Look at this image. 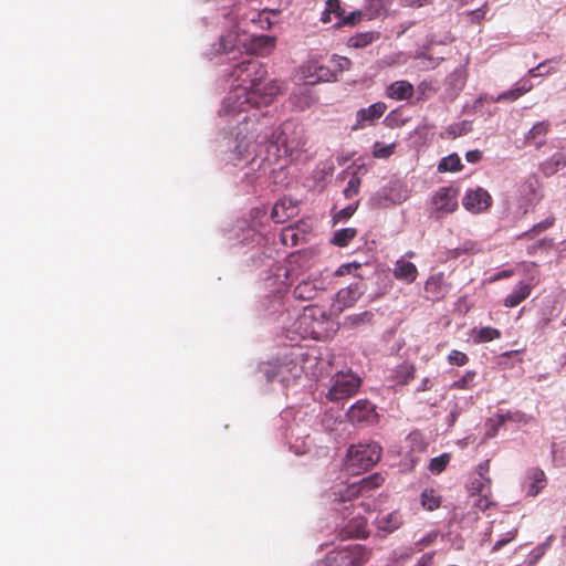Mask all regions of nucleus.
I'll use <instances>...</instances> for the list:
<instances>
[{
    "label": "nucleus",
    "mask_w": 566,
    "mask_h": 566,
    "mask_svg": "<svg viewBox=\"0 0 566 566\" xmlns=\"http://www.w3.org/2000/svg\"><path fill=\"white\" fill-rule=\"evenodd\" d=\"M342 62H343V63L340 64L342 66L348 65V64L350 63V62H349V60H348V59H346V57H342Z\"/></svg>",
    "instance_id": "obj_59"
},
{
    "label": "nucleus",
    "mask_w": 566,
    "mask_h": 566,
    "mask_svg": "<svg viewBox=\"0 0 566 566\" xmlns=\"http://www.w3.org/2000/svg\"><path fill=\"white\" fill-rule=\"evenodd\" d=\"M308 319H310V316H307L306 314H304V315L301 317V322H302V323H303V322L305 323V322H306V321H308Z\"/></svg>",
    "instance_id": "obj_62"
},
{
    "label": "nucleus",
    "mask_w": 566,
    "mask_h": 566,
    "mask_svg": "<svg viewBox=\"0 0 566 566\" xmlns=\"http://www.w3.org/2000/svg\"><path fill=\"white\" fill-rule=\"evenodd\" d=\"M554 221H555V218L554 217H549L538 223H536L535 226H533V228L526 232H524L522 237H527L530 235L531 233H534V234H538L547 229H549L551 227H553L554 224Z\"/></svg>",
    "instance_id": "obj_42"
},
{
    "label": "nucleus",
    "mask_w": 566,
    "mask_h": 566,
    "mask_svg": "<svg viewBox=\"0 0 566 566\" xmlns=\"http://www.w3.org/2000/svg\"><path fill=\"white\" fill-rule=\"evenodd\" d=\"M462 205L470 212L481 213L491 207L492 197L485 189L478 187L465 192Z\"/></svg>",
    "instance_id": "obj_7"
},
{
    "label": "nucleus",
    "mask_w": 566,
    "mask_h": 566,
    "mask_svg": "<svg viewBox=\"0 0 566 566\" xmlns=\"http://www.w3.org/2000/svg\"><path fill=\"white\" fill-rule=\"evenodd\" d=\"M447 360L452 366L461 367L469 363V356L463 352H460L458 349H452L449 353Z\"/></svg>",
    "instance_id": "obj_38"
},
{
    "label": "nucleus",
    "mask_w": 566,
    "mask_h": 566,
    "mask_svg": "<svg viewBox=\"0 0 566 566\" xmlns=\"http://www.w3.org/2000/svg\"><path fill=\"white\" fill-rule=\"evenodd\" d=\"M500 337H501V332L497 328H494L491 326H485V327H481L478 331L474 342L475 343H486V342H492L494 339H497Z\"/></svg>",
    "instance_id": "obj_35"
},
{
    "label": "nucleus",
    "mask_w": 566,
    "mask_h": 566,
    "mask_svg": "<svg viewBox=\"0 0 566 566\" xmlns=\"http://www.w3.org/2000/svg\"><path fill=\"white\" fill-rule=\"evenodd\" d=\"M375 415V406L366 399L358 400L347 411L349 421L356 423L369 422Z\"/></svg>",
    "instance_id": "obj_12"
},
{
    "label": "nucleus",
    "mask_w": 566,
    "mask_h": 566,
    "mask_svg": "<svg viewBox=\"0 0 566 566\" xmlns=\"http://www.w3.org/2000/svg\"><path fill=\"white\" fill-rule=\"evenodd\" d=\"M275 46V39L269 35H253L251 39V50L254 54H269Z\"/></svg>",
    "instance_id": "obj_21"
},
{
    "label": "nucleus",
    "mask_w": 566,
    "mask_h": 566,
    "mask_svg": "<svg viewBox=\"0 0 566 566\" xmlns=\"http://www.w3.org/2000/svg\"><path fill=\"white\" fill-rule=\"evenodd\" d=\"M451 460L450 453H442L439 457L432 458L429 463V471L432 474H440L446 470Z\"/></svg>",
    "instance_id": "obj_33"
},
{
    "label": "nucleus",
    "mask_w": 566,
    "mask_h": 566,
    "mask_svg": "<svg viewBox=\"0 0 566 566\" xmlns=\"http://www.w3.org/2000/svg\"><path fill=\"white\" fill-rule=\"evenodd\" d=\"M516 535V531L514 532H510L509 533V537L507 538H504V539H500L497 542H495V544L493 545V548L492 551L493 552H497L500 551L502 547H504L507 543H510L512 539H514Z\"/></svg>",
    "instance_id": "obj_51"
},
{
    "label": "nucleus",
    "mask_w": 566,
    "mask_h": 566,
    "mask_svg": "<svg viewBox=\"0 0 566 566\" xmlns=\"http://www.w3.org/2000/svg\"><path fill=\"white\" fill-rule=\"evenodd\" d=\"M266 376H268V380H272L273 377L275 376L274 374H270L269 370L265 371Z\"/></svg>",
    "instance_id": "obj_61"
},
{
    "label": "nucleus",
    "mask_w": 566,
    "mask_h": 566,
    "mask_svg": "<svg viewBox=\"0 0 566 566\" xmlns=\"http://www.w3.org/2000/svg\"><path fill=\"white\" fill-rule=\"evenodd\" d=\"M359 505L364 509L365 512L369 511V506L367 504H365L364 502H360Z\"/></svg>",
    "instance_id": "obj_60"
},
{
    "label": "nucleus",
    "mask_w": 566,
    "mask_h": 566,
    "mask_svg": "<svg viewBox=\"0 0 566 566\" xmlns=\"http://www.w3.org/2000/svg\"><path fill=\"white\" fill-rule=\"evenodd\" d=\"M363 18V12L357 10V11H353L350 12L349 14H344L343 19L342 20H338L336 23H335V27L337 28H340V27H344V25H350V27H354Z\"/></svg>",
    "instance_id": "obj_40"
},
{
    "label": "nucleus",
    "mask_w": 566,
    "mask_h": 566,
    "mask_svg": "<svg viewBox=\"0 0 566 566\" xmlns=\"http://www.w3.org/2000/svg\"><path fill=\"white\" fill-rule=\"evenodd\" d=\"M359 268H360V263H357V262L344 263V264L339 265L338 269L335 271V275L336 276H344V275L349 274L354 270H357Z\"/></svg>",
    "instance_id": "obj_45"
},
{
    "label": "nucleus",
    "mask_w": 566,
    "mask_h": 566,
    "mask_svg": "<svg viewBox=\"0 0 566 566\" xmlns=\"http://www.w3.org/2000/svg\"><path fill=\"white\" fill-rule=\"evenodd\" d=\"M370 555V549L364 545H349L326 554L322 564L325 566H364Z\"/></svg>",
    "instance_id": "obj_3"
},
{
    "label": "nucleus",
    "mask_w": 566,
    "mask_h": 566,
    "mask_svg": "<svg viewBox=\"0 0 566 566\" xmlns=\"http://www.w3.org/2000/svg\"><path fill=\"white\" fill-rule=\"evenodd\" d=\"M360 384V378L352 373L337 374L333 378V385L328 390L327 398L331 401L347 399L358 391Z\"/></svg>",
    "instance_id": "obj_6"
},
{
    "label": "nucleus",
    "mask_w": 566,
    "mask_h": 566,
    "mask_svg": "<svg viewBox=\"0 0 566 566\" xmlns=\"http://www.w3.org/2000/svg\"><path fill=\"white\" fill-rule=\"evenodd\" d=\"M286 205L285 201L281 200L276 202L271 211V218L275 223H283L289 216L285 213Z\"/></svg>",
    "instance_id": "obj_39"
},
{
    "label": "nucleus",
    "mask_w": 566,
    "mask_h": 566,
    "mask_svg": "<svg viewBox=\"0 0 566 566\" xmlns=\"http://www.w3.org/2000/svg\"><path fill=\"white\" fill-rule=\"evenodd\" d=\"M433 560V553H427L423 554L419 560L417 562L416 566H430Z\"/></svg>",
    "instance_id": "obj_52"
},
{
    "label": "nucleus",
    "mask_w": 566,
    "mask_h": 566,
    "mask_svg": "<svg viewBox=\"0 0 566 566\" xmlns=\"http://www.w3.org/2000/svg\"><path fill=\"white\" fill-rule=\"evenodd\" d=\"M461 159L457 154L449 155L441 159V161L438 165V171L446 172V171H460L462 169Z\"/></svg>",
    "instance_id": "obj_32"
},
{
    "label": "nucleus",
    "mask_w": 566,
    "mask_h": 566,
    "mask_svg": "<svg viewBox=\"0 0 566 566\" xmlns=\"http://www.w3.org/2000/svg\"><path fill=\"white\" fill-rule=\"evenodd\" d=\"M566 167V149H562L542 163L541 170L545 176H552Z\"/></svg>",
    "instance_id": "obj_20"
},
{
    "label": "nucleus",
    "mask_w": 566,
    "mask_h": 566,
    "mask_svg": "<svg viewBox=\"0 0 566 566\" xmlns=\"http://www.w3.org/2000/svg\"><path fill=\"white\" fill-rule=\"evenodd\" d=\"M378 38L379 33L374 31L357 33L349 38L348 45L356 49L365 48Z\"/></svg>",
    "instance_id": "obj_26"
},
{
    "label": "nucleus",
    "mask_w": 566,
    "mask_h": 566,
    "mask_svg": "<svg viewBox=\"0 0 566 566\" xmlns=\"http://www.w3.org/2000/svg\"><path fill=\"white\" fill-rule=\"evenodd\" d=\"M486 7L488 6L485 3L481 8L469 12V15H471V21L479 23L481 20H483L486 13Z\"/></svg>",
    "instance_id": "obj_49"
},
{
    "label": "nucleus",
    "mask_w": 566,
    "mask_h": 566,
    "mask_svg": "<svg viewBox=\"0 0 566 566\" xmlns=\"http://www.w3.org/2000/svg\"><path fill=\"white\" fill-rule=\"evenodd\" d=\"M439 536V532L438 531H430L428 532L426 535H423L420 539L416 541L413 543V548L417 551V552H421L422 549L431 546L432 544L436 543L437 538Z\"/></svg>",
    "instance_id": "obj_37"
},
{
    "label": "nucleus",
    "mask_w": 566,
    "mask_h": 566,
    "mask_svg": "<svg viewBox=\"0 0 566 566\" xmlns=\"http://www.w3.org/2000/svg\"><path fill=\"white\" fill-rule=\"evenodd\" d=\"M427 0H402L403 6L407 7H422Z\"/></svg>",
    "instance_id": "obj_55"
},
{
    "label": "nucleus",
    "mask_w": 566,
    "mask_h": 566,
    "mask_svg": "<svg viewBox=\"0 0 566 566\" xmlns=\"http://www.w3.org/2000/svg\"><path fill=\"white\" fill-rule=\"evenodd\" d=\"M381 457V447L376 442L352 446L347 452V467L352 470H368Z\"/></svg>",
    "instance_id": "obj_4"
},
{
    "label": "nucleus",
    "mask_w": 566,
    "mask_h": 566,
    "mask_svg": "<svg viewBox=\"0 0 566 566\" xmlns=\"http://www.w3.org/2000/svg\"><path fill=\"white\" fill-rule=\"evenodd\" d=\"M332 14H334L338 20L343 19V17L345 14V10L342 8L339 0H327L325 10L322 13V18H321L322 22H324V23L331 22Z\"/></svg>",
    "instance_id": "obj_28"
},
{
    "label": "nucleus",
    "mask_w": 566,
    "mask_h": 566,
    "mask_svg": "<svg viewBox=\"0 0 566 566\" xmlns=\"http://www.w3.org/2000/svg\"><path fill=\"white\" fill-rule=\"evenodd\" d=\"M239 36L237 32H229L224 35H221L219 41V48L217 49L218 53H230L233 52L238 48Z\"/></svg>",
    "instance_id": "obj_30"
},
{
    "label": "nucleus",
    "mask_w": 566,
    "mask_h": 566,
    "mask_svg": "<svg viewBox=\"0 0 566 566\" xmlns=\"http://www.w3.org/2000/svg\"><path fill=\"white\" fill-rule=\"evenodd\" d=\"M513 353H514L513 350L512 352H506V353H504V356H511Z\"/></svg>",
    "instance_id": "obj_63"
},
{
    "label": "nucleus",
    "mask_w": 566,
    "mask_h": 566,
    "mask_svg": "<svg viewBox=\"0 0 566 566\" xmlns=\"http://www.w3.org/2000/svg\"><path fill=\"white\" fill-rule=\"evenodd\" d=\"M403 524L401 513L398 511L390 512L380 517L377 522L378 528L387 533H392Z\"/></svg>",
    "instance_id": "obj_22"
},
{
    "label": "nucleus",
    "mask_w": 566,
    "mask_h": 566,
    "mask_svg": "<svg viewBox=\"0 0 566 566\" xmlns=\"http://www.w3.org/2000/svg\"><path fill=\"white\" fill-rule=\"evenodd\" d=\"M545 67V63H539L536 67L534 69H531L530 70V74L531 76H542V75H545V74H549L552 71L551 70H546V72H541V69H544Z\"/></svg>",
    "instance_id": "obj_53"
},
{
    "label": "nucleus",
    "mask_w": 566,
    "mask_h": 566,
    "mask_svg": "<svg viewBox=\"0 0 566 566\" xmlns=\"http://www.w3.org/2000/svg\"><path fill=\"white\" fill-rule=\"evenodd\" d=\"M361 295L359 284H352L348 287L342 289L337 293V301L344 307L353 306Z\"/></svg>",
    "instance_id": "obj_23"
},
{
    "label": "nucleus",
    "mask_w": 566,
    "mask_h": 566,
    "mask_svg": "<svg viewBox=\"0 0 566 566\" xmlns=\"http://www.w3.org/2000/svg\"><path fill=\"white\" fill-rule=\"evenodd\" d=\"M511 420H514L512 413L510 411L505 412V413H499L497 415V426H503L506 421H511Z\"/></svg>",
    "instance_id": "obj_54"
},
{
    "label": "nucleus",
    "mask_w": 566,
    "mask_h": 566,
    "mask_svg": "<svg viewBox=\"0 0 566 566\" xmlns=\"http://www.w3.org/2000/svg\"><path fill=\"white\" fill-rule=\"evenodd\" d=\"M475 370H467L461 378L450 385V388L453 390H471L475 387Z\"/></svg>",
    "instance_id": "obj_29"
},
{
    "label": "nucleus",
    "mask_w": 566,
    "mask_h": 566,
    "mask_svg": "<svg viewBox=\"0 0 566 566\" xmlns=\"http://www.w3.org/2000/svg\"><path fill=\"white\" fill-rule=\"evenodd\" d=\"M459 189L453 186L439 188L431 197V216L441 219L458 209Z\"/></svg>",
    "instance_id": "obj_5"
},
{
    "label": "nucleus",
    "mask_w": 566,
    "mask_h": 566,
    "mask_svg": "<svg viewBox=\"0 0 566 566\" xmlns=\"http://www.w3.org/2000/svg\"><path fill=\"white\" fill-rule=\"evenodd\" d=\"M421 505L427 511H434L441 505V496L433 489H426L421 493Z\"/></svg>",
    "instance_id": "obj_27"
},
{
    "label": "nucleus",
    "mask_w": 566,
    "mask_h": 566,
    "mask_svg": "<svg viewBox=\"0 0 566 566\" xmlns=\"http://www.w3.org/2000/svg\"><path fill=\"white\" fill-rule=\"evenodd\" d=\"M549 123L547 120L537 122L528 130L525 136V143L541 148L546 142V135L549 132Z\"/></svg>",
    "instance_id": "obj_14"
},
{
    "label": "nucleus",
    "mask_w": 566,
    "mask_h": 566,
    "mask_svg": "<svg viewBox=\"0 0 566 566\" xmlns=\"http://www.w3.org/2000/svg\"><path fill=\"white\" fill-rule=\"evenodd\" d=\"M369 535L366 517L360 514L353 516L345 525L339 527L337 537L340 541L366 538Z\"/></svg>",
    "instance_id": "obj_9"
},
{
    "label": "nucleus",
    "mask_w": 566,
    "mask_h": 566,
    "mask_svg": "<svg viewBox=\"0 0 566 566\" xmlns=\"http://www.w3.org/2000/svg\"><path fill=\"white\" fill-rule=\"evenodd\" d=\"M533 88V84L531 81L525 80L516 84V86L507 92L500 94L496 97V102L501 101H515L525 93L530 92Z\"/></svg>",
    "instance_id": "obj_25"
},
{
    "label": "nucleus",
    "mask_w": 566,
    "mask_h": 566,
    "mask_svg": "<svg viewBox=\"0 0 566 566\" xmlns=\"http://www.w3.org/2000/svg\"><path fill=\"white\" fill-rule=\"evenodd\" d=\"M319 71H321V72H324V74H326V73H327V70H326V69H324V67H319Z\"/></svg>",
    "instance_id": "obj_64"
},
{
    "label": "nucleus",
    "mask_w": 566,
    "mask_h": 566,
    "mask_svg": "<svg viewBox=\"0 0 566 566\" xmlns=\"http://www.w3.org/2000/svg\"><path fill=\"white\" fill-rule=\"evenodd\" d=\"M532 292V285L525 282H520L514 290L504 298L505 307H515L525 301Z\"/></svg>",
    "instance_id": "obj_19"
},
{
    "label": "nucleus",
    "mask_w": 566,
    "mask_h": 566,
    "mask_svg": "<svg viewBox=\"0 0 566 566\" xmlns=\"http://www.w3.org/2000/svg\"><path fill=\"white\" fill-rule=\"evenodd\" d=\"M292 104L300 111L308 108L314 102L311 90L307 86H302L291 96Z\"/></svg>",
    "instance_id": "obj_24"
},
{
    "label": "nucleus",
    "mask_w": 566,
    "mask_h": 566,
    "mask_svg": "<svg viewBox=\"0 0 566 566\" xmlns=\"http://www.w3.org/2000/svg\"><path fill=\"white\" fill-rule=\"evenodd\" d=\"M385 124L388 127L394 128L402 126L405 124V120H398V114L396 112H391L386 116Z\"/></svg>",
    "instance_id": "obj_48"
},
{
    "label": "nucleus",
    "mask_w": 566,
    "mask_h": 566,
    "mask_svg": "<svg viewBox=\"0 0 566 566\" xmlns=\"http://www.w3.org/2000/svg\"><path fill=\"white\" fill-rule=\"evenodd\" d=\"M392 273L399 281L413 283L418 276V269L412 262L400 259L396 261Z\"/></svg>",
    "instance_id": "obj_16"
},
{
    "label": "nucleus",
    "mask_w": 566,
    "mask_h": 566,
    "mask_svg": "<svg viewBox=\"0 0 566 566\" xmlns=\"http://www.w3.org/2000/svg\"><path fill=\"white\" fill-rule=\"evenodd\" d=\"M465 159L471 164H476L482 159V151L479 149L469 150L465 154Z\"/></svg>",
    "instance_id": "obj_50"
},
{
    "label": "nucleus",
    "mask_w": 566,
    "mask_h": 566,
    "mask_svg": "<svg viewBox=\"0 0 566 566\" xmlns=\"http://www.w3.org/2000/svg\"><path fill=\"white\" fill-rule=\"evenodd\" d=\"M396 149V144L384 145L380 142H376L373 147V156L375 158L386 159L389 158Z\"/></svg>",
    "instance_id": "obj_36"
},
{
    "label": "nucleus",
    "mask_w": 566,
    "mask_h": 566,
    "mask_svg": "<svg viewBox=\"0 0 566 566\" xmlns=\"http://www.w3.org/2000/svg\"><path fill=\"white\" fill-rule=\"evenodd\" d=\"M356 209H357V203L348 205L347 207H345L342 210L337 211L333 216L334 223H337V222L345 221V220L349 219L355 213Z\"/></svg>",
    "instance_id": "obj_43"
},
{
    "label": "nucleus",
    "mask_w": 566,
    "mask_h": 566,
    "mask_svg": "<svg viewBox=\"0 0 566 566\" xmlns=\"http://www.w3.org/2000/svg\"><path fill=\"white\" fill-rule=\"evenodd\" d=\"M373 317L370 312H364L361 314H356L349 316L347 319L352 323V325H358L365 322H369Z\"/></svg>",
    "instance_id": "obj_47"
},
{
    "label": "nucleus",
    "mask_w": 566,
    "mask_h": 566,
    "mask_svg": "<svg viewBox=\"0 0 566 566\" xmlns=\"http://www.w3.org/2000/svg\"><path fill=\"white\" fill-rule=\"evenodd\" d=\"M500 427H501V426H497V422H496V423H494V424H492V428H491V430H489V431L486 432V436H488V437H490V438H491V437H494V436L497 433V430H499V428H500Z\"/></svg>",
    "instance_id": "obj_57"
},
{
    "label": "nucleus",
    "mask_w": 566,
    "mask_h": 566,
    "mask_svg": "<svg viewBox=\"0 0 566 566\" xmlns=\"http://www.w3.org/2000/svg\"><path fill=\"white\" fill-rule=\"evenodd\" d=\"M357 235V230L355 228H345L337 230L334 233L332 239V243L337 247H346L348 243Z\"/></svg>",
    "instance_id": "obj_31"
},
{
    "label": "nucleus",
    "mask_w": 566,
    "mask_h": 566,
    "mask_svg": "<svg viewBox=\"0 0 566 566\" xmlns=\"http://www.w3.org/2000/svg\"><path fill=\"white\" fill-rule=\"evenodd\" d=\"M247 19L252 24H261L260 27L263 29V22L266 23V27L270 25V21L268 19L263 20V13L258 11H252L247 15Z\"/></svg>",
    "instance_id": "obj_46"
},
{
    "label": "nucleus",
    "mask_w": 566,
    "mask_h": 566,
    "mask_svg": "<svg viewBox=\"0 0 566 566\" xmlns=\"http://www.w3.org/2000/svg\"><path fill=\"white\" fill-rule=\"evenodd\" d=\"M490 471V460L481 462L475 470L476 476L471 481L469 491L473 494L486 496L490 493L491 479L488 475Z\"/></svg>",
    "instance_id": "obj_11"
},
{
    "label": "nucleus",
    "mask_w": 566,
    "mask_h": 566,
    "mask_svg": "<svg viewBox=\"0 0 566 566\" xmlns=\"http://www.w3.org/2000/svg\"><path fill=\"white\" fill-rule=\"evenodd\" d=\"M413 86L408 81L401 80L391 83L386 91V94L389 98L396 101H405L409 99L413 95Z\"/></svg>",
    "instance_id": "obj_17"
},
{
    "label": "nucleus",
    "mask_w": 566,
    "mask_h": 566,
    "mask_svg": "<svg viewBox=\"0 0 566 566\" xmlns=\"http://www.w3.org/2000/svg\"><path fill=\"white\" fill-rule=\"evenodd\" d=\"M416 368L412 364H402L396 370L398 384L406 385L415 378Z\"/></svg>",
    "instance_id": "obj_34"
},
{
    "label": "nucleus",
    "mask_w": 566,
    "mask_h": 566,
    "mask_svg": "<svg viewBox=\"0 0 566 566\" xmlns=\"http://www.w3.org/2000/svg\"><path fill=\"white\" fill-rule=\"evenodd\" d=\"M235 142L232 160H254L263 156V161L270 165L292 160L306 144L301 125L287 120L274 127L273 117L262 112H252L239 122Z\"/></svg>",
    "instance_id": "obj_1"
},
{
    "label": "nucleus",
    "mask_w": 566,
    "mask_h": 566,
    "mask_svg": "<svg viewBox=\"0 0 566 566\" xmlns=\"http://www.w3.org/2000/svg\"><path fill=\"white\" fill-rule=\"evenodd\" d=\"M527 479L531 481L526 488L528 496H536L545 489L547 478L545 472L539 468H532L527 472Z\"/></svg>",
    "instance_id": "obj_15"
},
{
    "label": "nucleus",
    "mask_w": 566,
    "mask_h": 566,
    "mask_svg": "<svg viewBox=\"0 0 566 566\" xmlns=\"http://www.w3.org/2000/svg\"><path fill=\"white\" fill-rule=\"evenodd\" d=\"M432 384L430 381L429 378H424L422 381H421V385L420 387L418 388V390L420 391H426V390H429L431 388Z\"/></svg>",
    "instance_id": "obj_56"
},
{
    "label": "nucleus",
    "mask_w": 566,
    "mask_h": 566,
    "mask_svg": "<svg viewBox=\"0 0 566 566\" xmlns=\"http://www.w3.org/2000/svg\"><path fill=\"white\" fill-rule=\"evenodd\" d=\"M387 106L382 102H377L371 104L367 108H361L356 113V123L353 125L352 129L357 130L365 126V122L373 123L374 120L380 118L386 112Z\"/></svg>",
    "instance_id": "obj_13"
},
{
    "label": "nucleus",
    "mask_w": 566,
    "mask_h": 566,
    "mask_svg": "<svg viewBox=\"0 0 566 566\" xmlns=\"http://www.w3.org/2000/svg\"><path fill=\"white\" fill-rule=\"evenodd\" d=\"M266 73L264 65L255 59H247L237 64L231 77L238 85L223 99L222 112L232 116L242 113L250 115L252 112H261L262 106L272 103L273 97L281 93V86L273 81L262 92L259 85Z\"/></svg>",
    "instance_id": "obj_2"
},
{
    "label": "nucleus",
    "mask_w": 566,
    "mask_h": 566,
    "mask_svg": "<svg viewBox=\"0 0 566 566\" xmlns=\"http://www.w3.org/2000/svg\"><path fill=\"white\" fill-rule=\"evenodd\" d=\"M449 284L444 281L442 272L430 275L424 283L426 297L430 301H440L449 292Z\"/></svg>",
    "instance_id": "obj_10"
},
{
    "label": "nucleus",
    "mask_w": 566,
    "mask_h": 566,
    "mask_svg": "<svg viewBox=\"0 0 566 566\" xmlns=\"http://www.w3.org/2000/svg\"><path fill=\"white\" fill-rule=\"evenodd\" d=\"M321 287L316 284L314 280H303L301 281L293 290V295L296 300L300 301H312L314 300Z\"/></svg>",
    "instance_id": "obj_18"
},
{
    "label": "nucleus",
    "mask_w": 566,
    "mask_h": 566,
    "mask_svg": "<svg viewBox=\"0 0 566 566\" xmlns=\"http://www.w3.org/2000/svg\"><path fill=\"white\" fill-rule=\"evenodd\" d=\"M382 481L384 479L378 474L364 478L359 481V483L348 485L343 492H339V497H336L335 501H338L340 503L352 501L356 499L359 494L380 486Z\"/></svg>",
    "instance_id": "obj_8"
},
{
    "label": "nucleus",
    "mask_w": 566,
    "mask_h": 566,
    "mask_svg": "<svg viewBox=\"0 0 566 566\" xmlns=\"http://www.w3.org/2000/svg\"><path fill=\"white\" fill-rule=\"evenodd\" d=\"M359 187H360V179L357 176H353L348 180V184H347L346 188L344 189V196L347 199L353 198L354 196H356L359 192Z\"/></svg>",
    "instance_id": "obj_44"
},
{
    "label": "nucleus",
    "mask_w": 566,
    "mask_h": 566,
    "mask_svg": "<svg viewBox=\"0 0 566 566\" xmlns=\"http://www.w3.org/2000/svg\"><path fill=\"white\" fill-rule=\"evenodd\" d=\"M512 274V271H503L501 272L497 277H507Z\"/></svg>",
    "instance_id": "obj_58"
},
{
    "label": "nucleus",
    "mask_w": 566,
    "mask_h": 566,
    "mask_svg": "<svg viewBox=\"0 0 566 566\" xmlns=\"http://www.w3.org/2000/svg\"><path fill=\"white\" fill-rule=\"evenodd\" d=\"M281 242L284 245H292V247L296 245L298 242V234L295 231V229L292 227H287V228L283 229V231L281 233Z\"/></svg>",
    "instance_id": "obj_41"
}]
</instances>
